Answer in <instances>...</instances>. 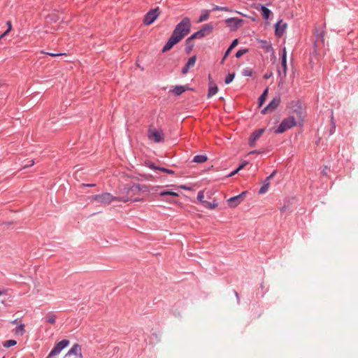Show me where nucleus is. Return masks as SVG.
I'll list each match as a JSON object with an SVG mask.
<instances>
[{
    "label": "nucleus",
    "instance_id": "obj_19",
    "mask_svg": "<svg viewBox=\"0 0 358 358\" xmlns=\"http://www.w3.org/2000/svg\"><path fill=\"white\" fill-rule=\"evenodd\" d=\"M281 64H282V69H283L284 76H286V73H287V52H286L285 47H284L282 48V51Z\"/></svg>",
    "mask_w": 358,
    "mask_h": 358
},
{
    "label": "nucleus",
    "instance_id": "obj_5",
    "mask_svg": "<svg viewBox=\"0 0 358 358\" xmlns=\"http://www.w3.org/2000/svg\"><path fill=\"white\" fill-rule=\"evenodd\" d=\"M213 29L211 23L204 24L199 31L194 32L190 36L191 39L202 38L208 35Z\"/></svg>",
    "mask_w": 358,
    "mask_h": 358
},
{
    "label": "nucleus",
    "instance_id": "obj_43",
    "mask_svg": "<svg viewBox=\"0 0 358 358\" xmlns=\"http://www.w3.org/2000/svg\"><path fill=\"white\" fill-rule=\"evenodd\" d=\"M34 164V161L33 159H31L29 161V164H26L23 165L22 167H23V169L30 167V166H33Z\"/></svg>",
    "mask_w": 358,
    "mask_h": 358
},
{
    "label": "nucleus",
    "instance_id": "obj_46",
    "mask_svg": "<svg viewBox=\"0 0 358 358\" xmlns=\"http://www.w3.org/2000/svg\"><path fill=\"white\" fill-rule=\"evenodd\" d=\"M272 76H273L272 72L266 73L264 75V78L267 80V79H269L270 78H271Z\"/></svg>",
    "mask_w": 358,
    "mask_h": 358
},
{
    "label": "nucleus",
    "instance_id": "obj_55",
    "mask_svg": "<svg viewBox=\"0 0 358 358\" xmlns=\"http://www.w3.org/2000/svg\"><path fill=\"white\" fill-rule=\"evenodd\" d=\"M285 210V206H283V207H282V208H280V210H281V211H284Z\"/></svg>",
    "mask_w": 358,
    "mask_h": 358
},
{
    "label": "nucleus",
    "instance_id": "obj_11",
    "mask_svg": "<svg viewBox=\"0 0 358 358\" xmlns=\"http://www.w3.org/2000/svg\"><path fill=\"white\" fill-rule=\"evenodd\" d=\"M264 130V129H256L251 134L248 141L250 146L254 147L257 141L262 135Z\"/></svg>",
    "mask_w": 358,
    "mask_h": 358
},
{
    "label": "nucleus",
    "instance_id": "obj_40",
    "mask_svg": "<svg viewBox=\"0 0 358 358\" xmlns=\"http://www.w3.org/2000/svg\"><path fill=\"white\" fill-rule=\"evenodd\" d=\"M203 198H204V195H203V192H201V191L199 192L198 195H197V199L203 205V202L206 201L205 200H203Z\"/></svg>",
    "mask_w": 358,
    "mask_h": 358
},
{
    "label": "nucleus",
    "instance_id": "obj_57",
    "mask_svg": "<svg viewBox=\"0 0 358 358\" xmlns=\"http://www.w3.org/2000/svg\"><path fill=\"white\" fill-rule=\"evenodd\" d=\"M2 358H4V357H2Z\"/></svg>",
    "mask_w": 358,
    "mask_h": 358
},
{
    "label": "nucleus",
    "instance_id": "obj_30",
    "mask_svg": "<svg viewBox=\"0 0 358 358\" xmlns=\"http://www.w3.org/2000/svg\"><path fill=\"white\" fill-rule=\"evenodd\" d=\"M217 203L216 202L215 200H213L212 202H209V201H206L205 202H203V206L206 208H208V209H214L217 206Z\"/></svg>",
    "mask_w": 358,
    "mask_h": 358
},
{
    "label": "nucleus",
    "instance_id": "obj_54",
    "mask_svg": "<svg viewBox=\"0 0 358 358\" xmlns=\"http://www.w3.org/2000/svg\"><path fill=\"white\" fill-rule=\"evenodd\" d=\"M180 187H181L182 189H189V187H187V186H185V185H182Z\"/></svg>",
    "mask_w": 358,
    "mask_h": 358
},
{
    "label": "nucleus",
    "instance_id": "obj_45",
    "mask_svg": "<svg viewBox=\"0 0 358 358\" xmlns=\"http://www.w3.org/2000/svg\"><path fill=\"white\" fill-rule=\"evenodd\" d=\"M328 170H329L328 166H325L324 167V169H322V172H321V173H322V174L323 176H327V171H328Z\"/></svg>",
    "mask_w": 358,
    "mask_h": 358
},
{
    "label": "nucleus",
    "instance_id": "obj_7",
    "mask_svg": "<svg viewBox=\"0 0 358 358\" xmlns=\"http://www.w3.org/2000/svg\"><path fill=\"white\" fill-rule=\"evenodd\" d=\"M69 341L66 339H64L57 343L50 352L47 358H51L52 357L59 355L63 349H64L69 345Z\"/></svg>",
    "mask_w": 358,
    "mask_h": 358
},
{
    "label": "nucleus",
    "instance_id": "obj_22",
    "mask_svg": "<svg viewBox=\"0 0 358 358\" xmlns=\"http://www.w3.org/2000/svg\"><path fill=\"white\" fill-rule=\"evenodd\" d=\"M150 169L152 170H158L169 174H173L174 173V171L171 169H166L165 167H160V166H156L153 163H150L148 166Z\"/></svg>",
    "mask_w": 358,
    "mask_h": 358
},
{
    "label": "nucleus",
    "instance_id": "obj_6",
    "mask_svg": "<svg viewBox=\"0 0 358 358\" xmlns=\"http://www.w3.org/2000/svg\"><path fill=\"white\" fill-rule=\"evenodd\" d=\"M160 14V10L159 7L151 9L149 10L144 16L143 23L145 25H150L152 24L155 20L157 18L159 15Z\"/></svg>",
    "mask_w": 358,
    "mask_h": 358
},
{
    "label": "nucleus",
    "instance_id": "obj_8",
    "mask_svg": "<svg viewBox=\"0 0 358 358\" xmlns=\"http://www.w3.org/2000/svg\"><path fill=\"white\" fill-rule=\"evenodd\" d=\"M281 101L280 95L275 96L269 103L262 110V114H266L274 111L279 106Z\"/></svg>",
    "mask_w": 358,
    "mask_h": 358
},
{
    "label": "nucleus",
    "instance_id": "obj_21",
    "mask_svg": "<svg viewBox=\"0 0 358 358\" xmlns=\"http://www.w3.org/2000/svg\"><path fill=\"white\" fill-rule=\"evenodd\" d=\"M238 40L237 38H235L232 41L231 43L230 44L229 47L227 49V50L224 52V57L221 61V63L222 64L225 59L228 57L232 49H234L238 44Z\"/></svg>",
    "mask_w": 358,
    "mask_h": 358
},
{
    "label": "nucleus",
    "instance_id": "obj_48",
    "mask_svg": "<svg viewBox=\"0 0 358 358\" xmlns=\"http://www.w3.org/2000/svg\"><path fill=\"white\" fill-rule=\"evenodd\" d=\"M82 185L84 186V187H89L96 186L95 184H92H92H83Z\"/></svg>",
    "mask_w": 358,
    "mask_h": 358
},
{
    "label": "nucleus",
    "instance_id": "obj_41",
    "mask_svg": "<svg viewBox=\"0 0 358 358\" xmlns=\"http://www.w3.org/2000/svg\"><path fill=\"white\" fill-rule=\"evenodd\" d=\"M42 53L50 55L51 57H57V56L66 55V53H54V52H43V51H42Z\"/></svg>",
    "mask_w": 358,
    "mask_h": 358
},
{
    "label": "nucleus",
    "instance_id": "obj_38",
    "mask_svg": "<svg viewBox=\"0 0 358 358\" xmlns=\"http://www.w3.org/2000/svg\"><path fill=\"white\" fill-rule=\"evenodd\" d=\"M248 52V49H247V48L240 49L236 52L235 56L236 58H240L241 56H243L245 53H246Z\"/></svg>",
    "mask_w": 358,
    "mask_h": 358
},
{
    "label": "nucleus",
    "instance_id": "obj_2",
    "mask_svg": "<svg viewBox=\"0 0 358 358\" xmlns=\"http://www.w3.org/2000/svg\"><path fill=\"white\" fill-rule=\"evenodd\" d=\"M90 199L92 201H96L103 205H109L113 201L126 203V201L127 200L124 198L114 196L108 192L92 195L90 197Z\"/></svg>",
    "mask_w": 358,
    "mask_h": 358
},
{
    "label": "nucleus",
    "instance_id": "obj_47",
    "mask_svg": "<svg viewBox=\"0 0 358 358\" xmlns=\"http://www.w3.org/2000/svg\"><path fill=\"white\" fill-rule=\"evenodd\" d=\"M240 170H238V168H236L235 170H234L232 172H231L229 174H228V177H231L236 174Z\"/></svg>",
    "mask_w": 358,
    "mask_h": 358
},
{
    "label": "nucleus",
    "instance_id": "obj_35",
    "mask_svg": "<svg viewBox=\"0 0 358 358\" xmlns=\"http://www.w3.org/2000/svg\"><path fill=\"white\" fill-rule=\"evenodd\" d=\"M212 10H213V11L220 10V11H227V12L231 11V10L228 7L220 6H214L212 8Z\"/></svg>",
    "mask_w": 358,
    "mask_h": 358
},
{
    "label": "nucleus",
    "instance_id": "obj_14",
    "mask_svg": "<svg viewBox=\"0 0 358 358\" xmlns=\"http://www.w3.org/2000/svg\"><path fill=\"white\" fill-rule=\"evenodd\" d=\"M180 40L176 36H173L171 34L168 41L166 43L164 46L162 48V52H165L169 50H171L176 44H177Z\"/></svg>",
    "mask_w": 358,
    "mask_h": 358
},
{
    "label": "nucleus",
    "instance_id": "obj_32",
    "mask_svg": "<svg viewBox=\"0 0 358 358\" xmlns=\"http://www.w3.org/2000/svg\"><path fill=\"white\" fill-rule=\"evenodd\" d=\"M159 195L160 196L170 195V196H176V197L179 196L178 193H177L176 192H173V190H170V189H166V190L162 191L159 193Z\"/></svg>",
    "mask_w": 358,
    "mask_h": 358
},
{
    "label": "nucleus",
    "instance_id": "obj_1",
    "mask_svg": "<svg viewBox=\"0 0 358 358\" xmlns=\"http://www.w3.org/2000/svg\"><path fill=\"white\" fill-rule=\"evenodd\" d=\"M142 190V187L139 184H134L131 186L125 185L123 188L120 190V193L122 194L117 197H122L127 199L126 203L128 201H138L141 199L134 198Z\"/></svg>",
    "mask_w": 358,
    "mask_h": 358
},
{
    "label": "nucleus",
    "instance_id": "obj_15",
    "mask_svg": "<svg viewBox=\"0 0 358 358\" xmlns=\"http://www.w3.org/2000/svg\"><path fill=\"white\" fill-rule=\"evenodd\" d=\"M196 59L197 57L196 55H193L189 58L185 65L182 68L181 72L183 75H186L189 72V68L193 67L195 65Z\"/></svg>",
    "mask_w": 358,
    "mask_h": 358
},
{
    "label": "nucleus",
    "instance_id": "obj_10",
    "mask_svg": "<svg viewBox=\"0 0 358 358\" xmlns=\"http://www.w3.org/2000/svg\"><path fill=\"white\" fill-rule=\"evenodd\" d=\"M225 22L231 30H236L242 25L243 20L238 17H229L225 20Z\"/></svg>",
    "mask_w": 358,
    "mask_h": 358
},
{
    "label": "nucleus",
    "instance_id": "obj_56",
    "mask_svg": "<svg viewBox=\"0 0 358 358\" xmlns=\"http://www.w3.org/2000/svg\"><path fill=\"white\" fill-rule=\"evenodd\" d=\"M17 320H15L13 323H16Z\"/></svg>",
    "mask_w": 358,
    "mask_h": 358
},
{
    "label": "nucleus",
    "instance_id": "obj_26",
    "mask_svg": "<svg viewBox=\"0 0 358 358\" xmlns=\"http://www.w3.org/2000/svg\"><path fill=\"white\" fill-rule=\"evenodd\" d=\"M268 89L266 88L264 90L263 93L261 94V96L259 97V99H258L259 107H261L262 106V104L264 103V102L265 101L267 94H268Z\"/></svg>",
    "mask_w": 358,
    "mask_h": 358
},
{
    "label": "nucleus",
    "instance_id": "obj_13",
    "mask_svg": "<svg viewBox=\"0 0 358 358\" xmlns=\"http://www.w3.org/2000/svg\"><path fill=\"white\" fill-rule=\"evenodd\" d=\"M71 355H75L79 358L83 357L82 352H81V346L76 343L74 344L72 348L67 352V353L65 355L64 357H70Z\"/></svg>",
    "mask_w": 358,
    "mask_h": 358
},
{
    "label": "nucleus",
    "instance_id": "obj_33",
    "mask_svg": "<svg viewBox=\"0 0 358 358\" xmlns=\"http://www.w3.org/2000/svg\"><path fill=\"white\" fill-rule=\"evenodd\" d=\"M235 73H229L225 78L224 83L226 85L230 84L235 78Z\"/></svg>",
    "mask_w": 358,
    "mask_h": 358
},
{
    "label": "nucleus",
    "instance_id": "obj_51",
    "mask_svg": "<svg viewBox=\"0 0 358 358\" xmlns=\"http://www.w3.org/2000/svg\"><path fill=\"white\" fill-rule=\"evenodd\" d=\"M260 152H261L260 151L255 150H252V151H251V152H250V154H255V153H258V154H259V153H260Z\"/></svg>",
    "mask_w": 358,
    "mask_h": 358
},
{
    "label": "nucleus",
    "instance_id": "obj_27",
    "mask_svg": "<svg viewBox=\"0 0 358 358\" xmlns=\"http://www.w3.org/2000/svg\"><path fill=\"white\" fill-rule=\"evenodd\" d=\"M210 12V10H202V13L199 18L198 22H201L207 20L209 17Z\"/></svg>",
    "mask_w": 358,
    "mask_h": 358
},
{
    "label": "nucleus",
    "instance_id": "obj_36",
    "mask_svg": "<svg viewBox=\"0 0 358 358\" xmlns=\"http://www.w3.org/2000/svg\"><path fill=\"white\" fill-rule=\"evenodd\" d=\"M24 331H25L24 325L23 324H21L16 327V331H15L16 334L22 336L24 334Z\"/></svg>",
    "mask_w": 358,
    "mask_h": 358
},
{
    "label": "nucleus",
    "instance_id": "obj_31",
    "mask_svg": "<svg viewBox=\"0 0 358 358\" xmlns=\"http://www.w3.org/2000/svg\"><path fill=\"white\" fill-rule=\"evenodd\" d=\"M46 321L50 324H55L56 316L52 312H49L46 315Z\"/></svg>",
    "mask_w": 358,
    "mask_h": 358
},
{
    "label": "nucleus",
    "instance_id": "obj_50",
    "mask_svg": "<svg viewBox=\"0 0 358 358\" xmlns=\"http://www.w3.org/2000/svg\"><path fill=\"white\" fill-rule=\"evenodd\" d=\"M234 294H235V296L238 300V302L239 303V296H238V294L236 291L234 290Z\"/></svg>",
    "mask_w": 358,
    "mask_h": 358
},
{
    "label": "nucleus",
    "instance_id": "obj_52",
    "mask_svg": "<svg viewBox=\"0 0 358 358\" xmlns=\"http://www.w3.org/2000/svg\"><path fill=\"white\" fill-rule=\"evenodd\" d=\"M6 289L0 290V296H1V295H2V294H6Z\"/></svg>",
    "mask_w": 358,
    "mask_h": 358
},
{
    "label": "nucleus",
    "instance_id": "obj_4",
    "mask_svg": "<svg viewBox=\"0 0 358 358\" xmlns=\"http://www.w3.org/2000/svg\"><path fill=\"white\" fill-rule=\"evenodd\" d=\"M296 120L294 116H289V117L282 120L280 125L275 129V134H282L285 131L291 129L296 125Z\"/></svg>",
    "mask_w": 358,
    "mask_h": 358
},
{
    "label": "nucleus",
    "instance_id": "obj_49",
    "mask_svg": "<svg viewBox=\"0 0 358 358\" xmlns=\"http://www.w3.org/2000/svg\"><path fill=\"white\" fill-rule=\"evenodd\" d=\"M246 194V192H243L241 194H238V196H240V199H242L243 196H244Z\"/></svg>",
    "mask_w": 358,
    "mask_h": 358
},
{
    "label": "nucleus",
    "instance_id": "obj_44",
    "mask_svg": "<svg viewBox=\"0 0 358 358\" xmlns=\"http://www.w3.org/2000/svg\"><path fill=\"white\" fill-rule=\"evenodd\" d=\"M248 164V162L247 161H245L243 162V163H241L237 168H238V170H241L242 169H243L247 164Z\"/></svg>",
    "mask_w": 358,
    "mask_h": 358
},
{
    "label": "nucleus",
    "instance_id": "obj_25",
    "mask_svg": "<svg viewBox=\"0 0 358 358\" xmlns=\"http://www.w3.org/2000/svg\"><path fill=\"white\" fill-rule=\"evenodd\" d=\"M208 157L206 155H197L194 157L192 162L196 163H203L206 162Z\"/></svg>",
    "mask_w": 358,
    "mask_h": 358
},
{
    "label": "nucleus",
    "instance_id": "obj_20",
    "mask_svg": "<svg viewBox=\"0 0 358 358\" xmlns=\"http://www.w3.org/2000/svg\"><path fill=\"white\" fill-rule=\"evenodd\" d=\"M241 201L242 199H240V196L238 195L232 196L227 200L229 206L231 208L236 207Z\"/></svg>",
    "mask_w": 358,
    "mask_h": 358
},
{
    "label": "nucleus",
    "instance_id": "obj_37",
    "mask_svg": "<svg viewBox=\"0 0 358 358\" xmlns=\"http://www.w3.org/2000/svg\"><path fill=\"white\" fill-rule=\"evenodd\" d=\"M243 76L250 77L252 75V71L250 68H245L242 71Z\"/></svg>",
    "mask_w": 358,
    "mask_h": 358
},
{
    "label": "nucleus",
    "instance_id": "obj_53",
    "mask_svg": "<svg viewBox=\"0 0 358 358\" xmlns=\"http://www.w3.org/2000/svg\"><path fill=\"white\" fill-rule=\"evenodd\" d=\"M208 80L210 82V85H213V82L211 80V76H210V74L208 75Z\"/></svg>",
    "mask_w": 358,
    "mask_h": 358
},
{
    "label": "nucleus",
    "instance_id": "obj_12",
    "mask_svg": "<svg viewBox=\"0 0 358 358\" xmlns=\"http://www.w3.org/2000/svg\"><path fill=\"white\" fill-rule=\"evenodd\" d=\"M287 26V23L283 22L282 20H279L275 24V36L281 37L285 33Z\"/></svg>",
    "mask_w": 358,
    "mask_h": 358
},
{
    "label": "nucleus",
    "instance_id": "obj_17",
    "mask_svg": "<svg viewBox=\"0 0 358 358\" xmlns=\"http://www.w3.org/2000/svg\"><path fill=\"white\" fill-rule=\"evenodd\" d=\"M315 45H316V43H324V32L322 29H316L315 32Z\"/></svg>",
    "mask_w": 358,
    "mask_h": 358
},
{
    "label": "nucleus",
    "instance_id": "obj_16",
    "mask_svg": "<svg viewBox=\"0 0 358 358\" xmlns=\"http://www.w3.org/2000/svg\"><path fill=\"white\" fill-rule=\"evenodd\" d=\"M277 171L275 170L273 171L264 180L263 182L262 187L259 190V194H263L266 193L268 190V188L269 187V183H268V180H271L276 175Z\"/></svg>",
    "mask_w": 358,
    "mask_h": 358
},
{
    "label": "nucleus",
    "instance_id": "obj_23",
    "mask_svg": "<svg viewBox=\"0 0 358 358\" xmlns=\"http://www.w3.org/2000/svg\"><path fill=\"white\" fill-rule=\"evenodd\" d=\"M262 15L265 20H268L271 14V10L268 9L266 6H261Z\"/></svg>",
    "mask_w": 358,
    "mask_h": 358
},
{
    "label": "nucleus",
    "instance_id": "obj_42",
    "mask_svg": "<svg viewBox=\"0 0 358 358\" xmlns=\"http://www.w3.org/2000/svg\"><path fill=\"white\" fill-rule=\"evenodd\" d=\"M331 119L332 127H331V130H330V134H332L334 131L335 129H336V125H335V122L334 120L333 114L331 115Z\"/></svg>",
    "mask_w": 358,
    "mask_h": 358
},
{
    "label": "nucleus",
    "instance_id": "obj_9",
    "mask_svg": "<svg viewBox=\"0 0 358 358\" xmlns=\"http://www.w3.org/2000/svg\"><path fill=\"white\" fill-rule=\"evenodd\" d=\"M148 136L155 143H161L164 141V134L162 130L149 129Z\"/></svg>",
    "mask_w": 358,
    "mask_h": 358
},
{
    "label": "nucleus",
    "instance_id": "obj_28",
    "mask_svg": "<svg viewBox=\"0 0 358 358\" xmlns=\"http://www.w3.org/2000/svg\"><path fill=\"white\" fill-rule=\"evenodd\" d=\"M260 43H261L262 48L266 50L267 52L273 50L272 45L270 42H268L266 40H261Z\"/></svg>",
    "mask_w": 358,
    "mask_h": 358
},
{
    "label": "nucleus",
    "instance_id": "obj_39",
    "mask_svg": "<svg viewBox=\"0 0 358 358\" xmlns=\"http://www.w3.org/2000/svg\"><path fill=\"white\" fill-rule=\"evenodd\" d=\"M6 24L8 26V29L5 31L1 35V37H4L8 32H10L12 29V24L10 21H7Z\"/></svg>",
    "mask_w": 358,
    "mask_h": 358
},
{
    "label": "nucleus",
    "instance_id": "obj_18",
    "mask_svg": "<svg viewBox=\"0 0 358 358\" xmlns=\"http://www.w3.org/2000/svg\"><path fill=\"white\" fill-rule=\"evenodd\" d=\"M187 90V87L186 85H176L172 90H170V92L176 96H179L182 94L184 92H185Z\"/></svg>",
    "mask_w": 358,
    "mask_h": 358
},
{
    "label": "nucleus",
    "instance_id": "obj_34",
    "mask_svg": "<svg viewBox=\"0 0 358 358\" xmlns=\"http://www.w3.org/2000/svg\"><path fill=\"white\" fill-rule=\"evenodd\" d=\"M16 344H17V341L15 340L10 339V340H8V341H5L3 343V346L4 348H10V347L15 345Z\"/></svg>",
    "mask_w": 358,
    "mask_h": 358
},
{
    "label": "nucleus",
    "instance_id": "obj_29",
    "mask_svg": "<svg viewBox=\"0 0 358 358\" xmlns=\"http://www.w3.org/2000/svg\"><path fill=\"white\" fill-rule=\"evenodd\" d=\"M218 91V87L215 85H210L208 93V98L215 95Z\"/></svg>",
    "mask_w": 358,
    "mask_h": 358
},
{
    "label": "nucleus",
    "instance_id": "obj_3",
    "mask_svg": "<svg viewBox=\"0 0 358 358\" xmlns=\"http://www.w3.org/2000/svg\"><path fill=\"white\" fill-rule=\"evenodd\" d=\"M191 22L190 19L185 17L176 26L172 34L176 36L180 41L185 37L190 31Z\"/></svg>",
    "mask_w": 358,
    "mask_h": 358
},
{
    "label": "nucleus",
    "instance_id": "obj_24",
    "mask_svg": "<svg viewBox=\"0 0 358 358\" xmlns=\"http://www.w3.org/2000/svg\"><path fill=\"white\" fill-rule=\"evenodd\" d=\"M192 41H193V39H191L190 36L188 37L185 41V44H186L185 52L187 53H189L194 48V44L192 42Z\"/></svg>",
    "mask_w": 358,
    "mask_h": 358
}]
</instances>
